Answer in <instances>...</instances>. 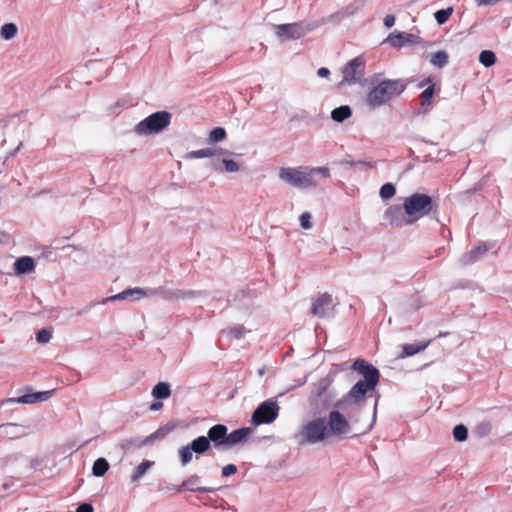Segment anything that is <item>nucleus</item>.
I'll list each match as a JSON object with an SVG mask.
<instances>
[{"mask_svg": "<svg viewBox=\"0 0 512 512\" xmlns=\"http://www.w3.org/2000/svg\"><path fill=\"white\" fill-rule=\"evenodd\" d=\"M406 84L401 79H386L373 86L366 95V104L376 109L388 104L395 96L401 95Z\"/></svg>", "mask_w": 512, "mask_h": 512, "instance_id": "f257e3e1", "label": "nucleus"}, {"mask_svg": "<svg viewBox=\"0 0 512 512\" xmlns=\"http://www.w3.org/2000/svg\"><path fill=\"white\" fill-rule=\"evenodd\" d=\"M403 209L405 214L412 219V225L419 219L433 215L436 217L438 214V205L433 198L425 193H413L406 197L403 202Z\"/></svg>", "mask_w": 512, "mask_h": 512, "instance_id": "f03ea898", "label": "nucleus"}, {"mask_svg": "<svg viewBox=\"0 0 512 512\" xmlns=\"http://www.w3.org/2000/svg\"><path fill=\"white\" fill-rule=\"evenodd\" d=\"M328 437L325 417H316L307 421L294 434V439L300 446L321 443Z\"/></svg>", "mask_w": 512, "mask_h": 512, "instance_id": "7ed1b4c3", "label": "nucleus"}, {"mask_svg": "<svg viewBox=\"0 0 512 512\" xmlns=\"http://www.w3.org/2000/svg\"><path fill=\"white\" fill-rule=\"evenodd\" d=\"M144 297H160L168 301L177 300V289H170L164 286L156 288H129L116 295L104 298L102 300V303L123 300L127 298H132L133 300H140Z\"/></svg>", "mask_w": 512, "mask_h": 512, "instance_id": "20e7f679", "label": "nucleus"}, {"mask_svg": "<svg viewBox=\"0 0 512 512\" xmlns=\"http://www.w3.org/2000/svg\"><path fill=\"white\" fill-rule=\"evenodd\" d=\"M279 179L298 189H307L317 185L307 166L282 167L279 170Z\"/></svg>", "mask_w": 512, "mask_h": 512, "instance_id": "39448f33", "label": "nucleus"}, {"mask_svg": "<svg viewBox=\"0 0 512 512\" xmlns=\"http://www.w3.org/2000/svg\"><path fill=\"white\" fill-rule=\"evenodd\" d=\"M172 115L168 111H157L143 120H141L134 128L138 135H150L163 131L171 123Z\"/></svg>", "mask_w": 512, "mask_h": 512, "instance_id": "423d86ee", "label": "nucleus"}, {"mask_svg": "<svg viewBox=\"0 0 512 512\" xmlns=\"http://www.w3.org/2000/svg\"><path fill=\"white\" fill-rule=\"evenodd\" d=\"M366 69V60L360 55L350 60L342 69V80L339 82L338 87L352 85H363Z\"/></svg>", "mask_w": 512, "mask_h": 512, "instance_id": "0eeeda50", "label": "nucleus"}, {"mask_svg": "<svg viewBox=\"0 0 512 512\" xmlns=\"http://www.w3.org/2000/svg\"><path fill=\"white\" fill-rule=\"evenodd\" d=\"M375 391V387H372L362 381H357L348 393L342 396L335 403V407L341 410H346L348 406L354 405L360 408L364 402L366 396L372 395Z\"/></svg>", "mask_w": 512, "mask_h": 512, "instance_id": "6e6552de", "label": "nucleus"}, {"mask_svg": "<svg viewBox=\"0 0 512 512\" xmlns=\"http://www.w3.org/2000/svg\"><path fill=\"white\" fill-rule=\"evenodd\" d=\"M318 27L316 23L294 22L274 25L275 34L281 41L297 40Z\"/></svg>", "mask_w": 512, "mask_h": 512, "instance_id": "1a4fd4ad", "label": "nucleus"}, {"mask_svg": "<svg viewBox=\"0 0 512 512\" xmlns=\"http://www.w3.org/2000/svg\"><path fill=\"white\" fill-rule=\"evenodd\" d=\"M279 410L280 407L276 400L272 398L267 399L254 410L251 423L255 426L270 424L277 419Z\"/></svg>", "mask_w": 512, "mask_h": 512, "instance_id": "9d476101", "label": "nucleus"}, {"mask_svg": "<svg viewBox=\"0 0 512 512\" xmlns=\"http://www.w3.org/2000/svg\"><path fill=\"white\" fill-rule=\"evenodd\" d=\"M326 425L329 437L342 439L351 432L349 421L338 408L330 411L328 418H326Z\"/></svg>", "mask_w": 512, "mask_h": 512, "instance_id": "9b49d317", "label": "nucleus"}, {"mask_svg": "<svg viewBox=\"0 0 512 512\" xmlns=\"http://www.w3.org/2000/svg\"><path fill=\"white\" fill-rule=\"evenodd\" d=\"M352 369L364 377L360 381L376 388L379 383L380 372L373 364L362 358H357L352 364Z\"/></svg>", "mask_w": 512, "mask_h": 512, "instance_id": "f8f14e48", "label": "nucleus"}, {"mask_svg": "<svg viewBox=\"0 0 512 512\" xmlns=\"http://www.w3.org/2000/svg\"><path fill=\"white\" fill-rule=\"evenodd\" d=\"M167 435L165 428H159L149 436L145 438L132 437L122 439L119 443V447L125 451H132L142 446L150 445L154 440L164 438Z\"/></svg>", "mask_w": 512, "mask_h": 512, "instance_id": "ddd939ff", "label": "nucleus"}, {"mask_svg": "<svg viewBox=\"0 0 512 512\" xmlns=\"http://www.w3.org/2000/svg\"><path fill=\"white\" fill-rule=\"evenodd\" d=\"M332 383V378L324 377L318 380L315 385V389L312 391L310 396V404L314 406L315 410H318V403L323 402V406L326 408L329 406L330 396L328 389Z\"/></svg>", "mask_w": 512, "mask_h": 512, "instance_id": "4468645a", "label": "nucleus"}, {"mask_svg": "<svg viewBox=\"0 0 512 512\" xmlns=\"http://www.w3.org/2000/svg\"><path fill=\"white\" fill-rule=\"evenodd\" d=\"M384 219L396 228L412 225V219L405 214L403 206L399 204L390 205L384 212Z\"/></svg>", "mask_w": 512, "mask_h": 512, "instance_id": "2eb2a0df", "label": "nucleus"}, {"mask_svg": "<svg viewBox=\"0 0 512 512\" xmlns=\"http://www.w3.org/2000/svg\"><path fill=\"white\" fill-rule=\"evenodd\" d=\"M207 438L211 446L219 451L228 450V428L224 424H216L209 428Z\"/></svg>", "mask_w": 512, "mask_h": 512, "instance_id": "dca6fc26", "label": "nucleus"}, {"mask_svg": "<svg viewBox=\"0 0 512 512\" xmlns=\"http://www.w3.org/2000/svg\"><path fill=\"white\" fill-rule=\"evenodd\" d=\"M333 308L332 296L328 293H323L313 300L310 313L315 317L325 318L331 316Z\"/></svg>", "mask_w": 512, "mask_h": 512, "instance_id": "f3484780", "label": "nucleus"}, {"mask_svg": "<svg viewBox=\"0 0 512 512\" xmlns=\"http://www.w3.org/2000/svg\"><path fill=\"white\" fill-rule=\"evenodd\" d=\"M200 483L201 477L197 474H193L184 480L180 485L175 486L173 489L178 493L182 491L212 493L219 490V488L215 487L200 486Z\"/></svg>", "mask_w": 512, "mask_h": 512, "instance_id": "a211bd4d", "label": "nucleus"}, {"mask_svg": "<svg viewBox=\"0 0 512 512\" xmlns=\"http://www.w3.org/2000/svg\"><path fill=\"white\" fill-rule=\"evenodd\" d=\"M421 42V38L415 34L394 31L388 35L383 43L393 48H401L407 44L414 45Z\"/></svg>", "mask_w": 512, "mask_h": 512, "instance_id": "6ab92c4d", "label": "nucleus"}, {"mask_svg": "<svg viewBox=\"0 0 512 512\" xmlns=\"http://www.w3.org/2000/svg\"><path fill=\"white\" fill-rule=\"evenodd\" d=\"M494 247L493 242H481L479 245L464 253L460 258L463 266L471 265L480 260L490 249Z\"/></svg>", "mask_w": 512, "mask_h": 512, "instance_id": "aec40b11", "label": "nucleus"}, {"mask_svg": "<svg viewBox=\"0 0 512 512\" xmlns=\"http://www.w3.org/2000/svg\"><path fill=\"white\" fill-rule=\"evenodd\" d=\"M54 393V390L41 391L35 393H28L16 398H8L5 400L7 403H22L33 404L36 402H44L48 400Z\"/></svg>", "mask_w": 512, "mask_h": 512, "instance_id": "412c9836", "label": "nucleus"}, {"mask_svg": "<svg viewBox=\"0 0 512 512\" xmlns=\"http://www.w3.org/2000/svg\"><path fill=\"white\" fill-rule=\"evenodd\" d=\"M26 436L25 427L17 423H4L0 425V437L2 439H18Z\"/></svg>", "mask_w": 512, "mask_h": 512, "instance_id": "4be33fe9", "label": "nucleus"}, {"mask_svg": "<svg viewBox=\"0 0 512 512\" xmlns=\"http://www.w3.org/2000/svg\"><path fill=\"white\" fill-rule=\"evenodd\" d=\"M35 268V260L30 256L19 257L14 262V273L17 276L33 273Z\"/></svg>", "mask_w": 512, "mask_h": 512, "instance_id": "5701e85b", "label": "nucleus"}, {"mask_svg": "<svg viewBox=\"0 0 512 512\" xmlns=\"http://www.w3.org/2000/svg\"><path fill=\"white\" fill-rule=\"evenodd\" d=\"M435 91V85L431 83L419 96L420 108L419 113L426 114L431 110L432 101Z\"/></svg>", "mask_w": 512, "mask_h": 512, "instance_id": "b1692460", "label": "nucleus"}, {"mask_svg": "<svg viewBox=\"0 0 512 512\" xmlns=\"http://www.w3.org/2000/svg\"><path fill=\"white\" fill-rule=\"evenodd\" d=\"M252 431L253 429L251 427H242L228 433V450L231 447L244 442Z\"/></svg>", "mask_w": 512, "mask_h": 512, "instance_id": "393cba45", "label": "nucleus"}, {"mask_svg": "<svg viewBox=\"0 0 512 512\" xmlns=\"http://www.w3.org/2000/svg\"><path fill=\"white\" fill-rule=\"evenodd\" d=\"M190 446V449L193 450V452L196 455V458H198L199 455L204 454L211 448V444L207 436H198L194 440L191 441V443L188 444Z\"/></svg>", "mask_w": 512, "mask_h": 512, "instance_id": "a878e982", "label": "nucleus"}, {"mask_svg": "<svg viewBox=\"0 0 512 512\" xmlns=\"http://www.w3.org/2000/svg\"><path fill=\"white\" fill-rule=\"evenodd\" d=\"M432 340H427L420 343H406L402 346L401 357L413 356L423 350H425Z\"/></svg>", "mask_w": 512, "mask_h": 512, "instance_id": "bb28decb", "label": "nucleus"}, {"mask_svg": "<svg viewBox=\"0 0 512 512\" xmlns=\"http://www.w3.org/2000/svg\"><path fill=\"white\" fill-rule=\"evenodd\" d=\"M211 166L216 171L237 172L239 164L232 159H223L222 161H212Z\"/></svg>", "mask_w": 512, "mask_h": 512, "instance_id": "cd10ccee", "label": "nucleus"}, {"mask_svg": "<svg viewBox=\"0 0 512 512\" xmlns=\"http://www.w3.org/2000/svg\"><path fill=\"white\" fill-rule=\"evenodd\" d=\"M352 115V110L348 105H342L332 110L331 118L333 121L341 123Z\"/></svg>", "mask_w": 512, "mask_h": 512, "instance_id": "c85d7f7f", "label": "nucleus"}, {"mask_svg": "<svg viewBox=\"0 0 512 512\" xmlns=\"http://www.w3.org/2000/svg\"><path fill=\"white\" fill-rule=\"evenodd\" d=\"M170 395V384L167 382H159L152 389V396L155 399H167Z\"/></svg>", "mask_w": 512, "mask_h": 512, "instance_id": "c756f323", "label": "nucleus"}, {"mask_svg": "<svg viewBox=\"0 0 512 512\" xmlns=\"http://www.w3.org/2000/svg\"><path fill=\"white\" fill-rule=\"evenodd\" d=\"M154 465L153 461L143 460L134 470L131 475V482H138L146 472Z\"/></svg>", "mask_w": 512, "mask_h": 512, "instance_id": "7c9ffc66", "label": "nucleus"}, {"mask_svg": "<svg viewBox=\"0 0 512 512\" xmlns=\"http://www.w3.org/2000/svg\"><path fill=\"white\" fill-rule=\"evenodd\" d=\"M431 65L443 68L449 63L448 53L444 50L437 51L430 56Z\"/></svg>", "mask_w": 512, "mask_h": 512, "instance_id": "2f4dec72", "label": "nucleus"}, {"mask_svg": "<svg viewBox=\"0 0 512 512\" xmlns=\"http://www.w3.org/2000/svg\"><path fill=\"white\" fill-rule=\"evenodd\" d=\"M109 467V462L105 458L100 457L93 463L92 474L96 477H102L106 474Z\"/></svg>", "mask_w": 512, "mask_h": 512, "instance_id": "473e14b6", "label": "nucleus"}, {"mask_svg": "<svg viewBox=\"0 0 512 512\" xmlns=\"http://www.w3.org/2000/svg\"><path fill=\"white\" fill-rule=\"evenodd\" d=\"M217 149L215 148H204L199 150L191 151L187 154L186 158L188 159H198V158H209L216 156Z\"/></svg>", "mask_w": 512, "mask_h": 512, "instance_id": "72a5a7b5", "label": "nucleus"}, {"mask_svg": "<svg viewBox=\"0 0 512 512\" xmlns=\"http://www.w3.org/2000/svg\"><path fill=\"white\" fill-rule=\"evenodd\" d=\"M203 295H207V292L202 290L177 289V300H190Z\"/></svg>", "mask_w": 512, "mask_h": 512, "instance_id": "f704fd0d", "label": "nucleus"}, {"mask_svg": "<svg viewBox=\"0 0 512 512\" xmlns=\"http://www.w3.org/2000/svg\"><path fill=\"white\" fill-rule=\"evenodd\" d=\"M479 62L486 68L491 67L496 62V55L491 50H483L479 55Z\"/></svg>", "mask_w": 512, "mask_h": 512, "instance_id": "c9c22d12", "label": "nucleus"}, {"mask_svg": "<svg viewBox=\"0 0 512 512\" xmlns=\"http://www.w3.org/2000/svg\"><path fill=\"white\" fill-rule=\"evenodd\" d=\"M193 453L188 444L179 448L178 455L182 466H186L192 461Z\"/></svg>", "mask_w": 512, "mask_h": 512, "instance_id": "e433bc0d", "label": "nucleus"}, {"mask_svg": "<svg viewBox=\"0 0 512 512\" xmlns=\"http://www.w3.org/2000/svg\"><path fill=\"white\" fill-rule=\"evenodd\" d=\"M17 26L14 23H6L1 27L0 35L5 40L14 38L17 34Z\"/></svg>", "mask_w": 512, "mask_h": 512, "instance_id": "4c0bfd02", "label": "nucleus"}, {"mask_svg": "<svg viewBox=\"0 0 512 512\" xmlns=\"http://www.w3.org/2000/svg\"><path fill=\"white\" fill-rule=\"evenodd\" d=\"M452 13H453V7H448L446 9H440L434 13V18L438 25H443L448 21V19L452 15Z\"/></svg>", "mask_w": 512, "mask_h": 512, "instance_id": "58836bf2", "label": "nucleus"}, {"mask_svg": "<svg viewBox=\"0 0 512 512\" xmlns=\"http://www.w3.org/2000/svg\"><path fill=\"white\" fill-rule=\"evenodd\" d=\"M226 131L222 127L214 128L208 137L209 143H218L223 141L226 138Z\"/></svg>", "mask_w": 512, "mask_h": 512, "instance_id": "ea45409f", "label": "nucleus"}, {"mask_svg": "<svg viewBox=\"0 0 512 512\" xmlns=\"http://www.w3.org/2000/svg\"><path fill=\"white\" fill-rule=\"evenodd\" d=\"M453 437L457 442H463L468 437V429L465 425H456L453 429Z\"/></svg>", "mask_w": 512, "mask_h": 512, "instance_id": "a19ab883", "label": "nucleus"}, {"mask_svg": "<svg viewBox=\"0 0 512 512\" xmlns=\"http://www.w3.org/2000/svg\"><path fill=\"white\" fill-rule=\"evenodd\" d=\"M396 193L395 186L392 183H385L382 185L379 191V195L382 199H390Z\"/></svg>", "mask_w": 512, "mask_h": 512, "instance_id": "79ce46f5", "label": "nucleus"}, {"mask_svg": "<svg viewBox=\"0 0 512 512\" xmlns=\"http://www.w3.org/2000/svg\"><path fill=\"white\" fill-rule=\"evenodd\" d=\"M52 337V331L47 328L40 329L36 333V340L38 343H48Z\"/></svg>", "mask_w": 512, "mask_h": 512, "instance_id": "37998d69", "label": "nucleus"}, {"mask_svg": "<svg viewBox=\"0 0 512 512\" xmlns=\"http://www.w3.org/2000/svg\"><path fill=\"white\" fill-rule=\"evenodd\" d=\"M245 332H246V330L243 325H236L227 330V334L235 339L243 338Z\"/></svg>", "mask_w": 512, "mask_h": 512, "instance_id": "c03bdc74", "label": "nucleus"}, {"mask_svg": "<svg viewBox=\"0 0 512 512\" xmlns=\"http://www.w3.org/2000/svg\"><path fill=\"white\" fill-rule=\"evenodd\" d=\"M309 172H311L312 178L314 179V175L319 174L324 178L330 177V170L328 167H309Z\"/></svg>", "mask_w": 512, "mask_h": 512, "instance_id": "a18cd8bd", "label": "nucleus"}, {"mask_svg": "<svg viewBox=\"0 0 512 512\" xmlns=\"http://www.w3.org/2000/svg\"><path fill=\"white\" fill-rule=\"evenodd\" d=\"M311 214L309 212H304L300 215V225L303 229H311L312 228V222H311Z\"/></svg>", "mask_w": 512, "mask_h": 512, "instance_id": "49530a36", "label": "nucleus"}, {"mask_svg": "<svg viewBox=\"0 0 512 512\" xmlns=\"http://www.w3.org/2000/svg\"><path fill=\"white\" fill-rule=\"evenodd\" d=\"M237 472V467L234 464H228L222 468V476L228 477Z\"/></svg>", "mask_w": 512, "mask_h": 512, "instance_id": "de8ad7c7", "label": "nucleus"}, {"mask_svg": "<svg viewBox=\"0 0 512 512\" xmlns=\"http://www.w3.org/2000/svg\"><path fill=\"white\" fill-rule=\"evenodd\" d=\"M93 511H94L93 506L87 502L81 503L76 509V512H93Z\"/></svg>", "mask_w": 512, "mask_h": 512, "instance_id": "09e8293b", "label": "nucleus"}, {"mask_svg": "<svg viewBox=\"0 0 512 512\" xmlns=\"http://www.w3.org/2000/svg\"><path fill=\"white\" fill-rule=\"evenodd\" d=\"M395 16L392 15V14H388L385 16L384 18V25L387 27V28H391L392 26H394L395 24Z\"/></svg>", "mask_w": 512, "mask_h": 512, "instance_id": "8fccbe9b", "label": "nucleus"}, {"mask_svg": "<svg viewBox=\"0 0 512 512\" xmlns=\"http://www.w3.org/2000/svg\"><path fill=\"white\" fill-rule=\"evenodd\" d=\"M346 164L350 165V166H357V165H360V166H365L367 168H370L372 167V165L370 163H367V162H364V161H345Z\"/></svg>", "mask_w": 512, "mask_h": 512, "instance_id": "3c124183", "label": "nucleus"}, {"mask_svg": "<svg viewBox=\"0 0 512 512\" xmlns=\"http://www.w3.org/2000/svg\"><path fill=\"white\" fill-rule=\"evenodd\" d=\"M317 75L322 78L328 77L330 75V70L326 67H321L318 69Z\"/></svg>", "mask_w": 512, "mask_h": 512, "instance_id": "603ef678", "label": "nucleus"}, {"mask_svg": "<svg viewBox=\"0 0 512 512\" xmlns=\"http://www.w3.org/2000/svg\"><path fill=\"white\" fill-rule=\"evenodd\" d=\"M162 407H163V403H162L161 401H155V402H153V403L150 405L149 409H150L151 411H158V410H160Z\"/></svg>", "mask_w": 512, "mask_h": 512, "instance_id": "864d4df0", "label": "nucleus"}, {"mask_svg": "<svg viewBox=\"0 0 512 512\" xmlns=\"http://www.w3.org/2000/svg\"><path fill=\"white\" fill-rule=\"evenodd\" d=\"M40 464H41V461L38 458L31 459L30 460V469H37Z\"/></svg>", "mask_w": 512, "mask_h": 512, "instance_id": "5fc2aeb1", "label": "nucleus"}, {"mask_svg": "<svg viewBox=\"0 0 512 512\" xmlns=\"http://www.w3.org/2000/svg\"><path fill=\"white\" fill-rule=\"evenodd\" d=\"M336 17H338V14L330 15V16H328L327 18H324V19L322 20V24H324V23H326L327 21H330V20H332L333 18H336Z\"/></svg>", "mask_w": 512, "mask_h": 512, "instance_id": "6e6d98bb", "label": "nucleus"}, {"mask_svg": "<svg viewBox=\"0 0 512 512\" xmlns=\"http://www.w3.org/2000/svg\"><path fill=\"white\" fill-rule=\"evenodd\" d=\"M265 372H266V368L264 366L258 369L259 376H263L265 374Z\"/></svg>", "mask_w": 512, "mask_h": 512, "instance_id": "4d7b16f0", "label": "nucleus"}, {"mask_svg": "<svg viewBox=\"0 0 512 512\" xmlns=\"http://www.w3.org/2000/svg\"><path fill=\"white\" fill-rule=\"evenodd\" d=\"M379 397H380V395H379V394H377V396H376V401H375V405H374V417L376 416V410H377V405H378Z\"/></svg>", "mask_w": 512, "mask_h": 512, "instance_id": "13d9d810", "label": "nucleus"}, {"mask_svg": "<svg viewBox=\"0 0 512 512\" xmlns=\"http://www.w3.org/2000/svg\"><path fill=\"white\" fill-rule=\"evenodd\" d=\"M21 146H22V143H20V144L17 146V148H16V149L11 153V156H14V155H15V154L20 150Z\"/></svg>", "mask_w": 512, "mask_h": 512, "instance_id": "bf43d9fd", "label": "nucleus"}, {"mask_svg": "<svg viewBox=\"0 0 512 512\" xmlns=\"http://www.w3.org/2000/svg\"><path fill=\"white\" fill-rule=\"evenodd\" d=\"M224 153H229L227 150H224V149H217V154L216 155H220V154H224Z\"/></svg>", "mask_w": 512, "mask_h": 512, "instance_id": "052dcab7", "label": "nucleus"}, {"mask_svg": "<svg viewBox=\"0 0 512 512\" xmlns=\"http://www.w3.org/2000/svg\"><path fill=\"white\" fill-rule=\"evenodd\" d=\"M165 430L167 431V433L171 430V429H174V426H171V428H167V427H164Z\"/></svg>", "mask_w": 512, "mask_h": 512, "instance_id": "680f3d73", "label": "nucleus"}, {"mask_svg": "<svg viewBox=\"0 0 512 512\" xmlns=\"http://www.w3.org/2000/svg\"><path fill=\"white\" fill-rule=\"evenodd\" d=\"M445 335H447V333H442V332H440V333H439V335H438V337H442V336H445Z\"/></svg>", "mask_w": 512, "mask_h": 512, "instance_id": "e2e57ef3", "label": "nucleus"}, {"mask_svg": "<svg viewBox=\"0 0 512 512\" xmlns=\"http://www.w3.org/2000/svg\"><path fill=\"white\" fill-rule=\"evenodd\" d=\"M424 82H429V83H431V82H432V80H431V78H427Z\"/></svg>", "mask_w": 512, "mask_h": 512, "instance_id": "0e129e2a", "label": "nucleus"}, {"mask_svg": "<svg viewBox=\"0 0 512 512\" xmlns=\"http://www.w3.org/2000/svg\"><path fill=\"white\" fill-rule=\"evenodd\" d=\"M506 1L509 2V3H512V0H506Z\"/></svg>", "mask_w": 512, "mask_h": 512, "instance_id": "69168bd1", "label": "nucleus"}]
</instances>
